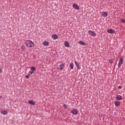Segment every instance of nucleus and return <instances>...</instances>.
Wrapping results in <instances>:
<instances>
[{
    "mask_svg": "<svg viewBox=\"0 0 125 125\" xmlns=\"http://www.w3.org/2000/svg\"><path fill=\"white\" fill-rule=\"evenodd\" d=\"M79 43L81 44V45H85V43L83 41H79Z\"/></svg>",
    "mask_w": 125,
    "mask_h": 125,
    "instance_id": "nucleus-17",
    "label": "nucleus"
},
{
    "mask_svg": "<svg viewBox=\"0 0 125 125\" xmlns=\"http://www.w3.org/2000/svg\"><path fill=\"white\" fill-rule=\"evenodd\" d=\"M43 45H45V46H47V45H49V42L47 41H44L43 42Z\"/></svg>",
    "mask_w": 125,
    "mask_h": 125,
    "instance_id": "nucleus-14",
    "label": "nucleus"
},
{
    "mask_svg": "<svg viewBox=\"0 0 125 125\" xmlns=\"http://www.w3.org/2000/svg\"><path fill=\"white\" fill-rule=\"evenodd\" d=\"M21 48L22 50H24L25 49H26V47H25V46L22 45L21 47Z\"/></svg>",
    "mask_w": 125,
    "mask_h": 125,
    "instance_id": "nucleus-19",
    "label": "nucleus"
},
{
    "mask_svg": "<svg viewBox=\"0 0 125 125\" xmlns=\"http://www.w3.org/2000/svg\"><path fill=\"white\" fill-rule=\"evenodd\" d=\"M28 103H29V104H31V105H36V102H34L33 100L29 101Z\"/></svg>",
    "mask_w": 125,
    "mask_h": 125,
    "instance_id": "nucleus-15",
    "label": "nucleus"
},
{
    "mask_svg": "<svg viewBox=\"0 0 125 125\" xmlns=\"http://www.w3.org/2000/svg\"><path fill=\"white\" fill-rule=\"evenodd\" d=\"M25 44L27 47H34L35 46V44L31 40H27L25 42Z\"/></svg>",
    "mask_w": 125,
    "mask_h": 125,
    "instance_id": "nucleus-1",
    "label": "nucleus"
},
{
    "mask_svg": "<svg viewBox=\"0 0 125 125\" xmlns=\"http://www.w3.org/2000/svg\"><path fill=\"white\" fill-rule=\"evenodd\" d=\"M109 63H110V64H113V63H114V62L112 60H109Z\"/></svg>",
    "mask_w": 125,
    "mask_h": 125,
    "instance_id": "nucleus-24",
    "label": "nucleus"
},
{
    "mask_svg": "<svg viewBox=\"0 0 125 125\" xmlns=\"http://www.w3.org/2000/svg\"><path fill=\"white\" fill-rule=\"evenodd\" d=\"M107 33H109V34H114V33H116L115 30L112 29H108L107 30Z\"/></svg>",
    "mask_w": 125,
    "mask_h": 125,
    "instance_id": "nucleus-6",
    "label": "nucleus"
},
{
    "mask_svg": "<svg viewBox=\"0 0 125 125\" xmlns=\"http://www.w3.org/2000/svg\"><path fill=\"white\" fill-rule=\"evenodd\" d=\"M0 73H1V69H0Z\"/></svg>",
    "mask_w": 125,
    "mask_h": 125,
    "instance_id": "nucleus-27",
    "label": "nucleus"
},
{
    "mask_svg": "<svg viewBox=\"0 0 125 125\" xmlns=\"http://www.w3.org/2000/svg\"><path fill=\"white\" fill-rule=\"evenodd\" d=\"M52 38L53 40H57L58 39V35L56 34H53L52 35Z\"/></svg>",
    "mask_w": 125,
    "mask_h": 125,
    "instance_id": "nucleus-11",
    "label": "nucleus"
},
{
    "mask_svg": "<svg viewBox=\"0 0 125 125\" xmlns=\"http://www.w3.org/2000/svg\"><path fill=\"white\" fill-rule=\"evenodd\" d=\"M117 100H123V97L121 95H118L116 96Z\"/></svg>",
    "mask_w": 125,
    "mask_h": 125,
    "instance_id": "nucleus-10",
    "label": "nucleus"
},
{
    "mask_svg": "<svg viewBox=\"0 0 125 125\" xmlns=\"http://www.w3.org/2000/svg\"><path fill=\"white\" fill-rule=\"evenodd\" d=\"M31 70L32 71H36V67L32 66L31 67Z\"/></svg>",
    "mask_w": 125,
    "mask_h": 125,
    "instance_id": "nucleus-20",
    "label": "nucleus"
},
{
    "mask_svg": "<svg viewBox=\"0 0 125 125\" xmlns=\"http://www.w3.org/2000/svg\"><path fill=\"white\" fill-rule=\"evenodd\" d=\"M123 63H124V57L120 58L119 60V62L118 63V68H120L122 65H123Z\"/></svg>",
    "mask_w": 125,
    "mask_h": 125,
    "instance_id": "nucleus-2",
    "label": "nucleus"
},
{
    "mask_svg": "<svg viewBox=\"0 0 125 125\" xmlns=\"http://www.w3.org/2000/svg\"><path fill=\"white\" fill-rule=\"evenodd\" d=\"M69 67L71 70H73L74 69V63L73 62L70 63Z\"/></svg>",
    "mask_w": 125,
    "mask_h": 125,
    "instance_id": "nucleus-16",
    "label": "nucleus"
},
{
    "mask_svg": "<svg viewBox=\"0 0 125 125\" xmlns=\"http://www.w3.org/2000/svg\"><path fill=\"white\" fill-rule=\"evenodd\" d=\"M63 106L64 109H67V108H68V107L67 106V105L66 104H64L63 105Z\"/></svg>",
    "mask_w": 125,
    "mask_h": 125,
    "instance_id": "nucleus-23",
    "label": "nucleus"
},
{
    "mask_svg": "<svg viewBox=\"0 0 125 125\" xmlns=\"http://www.w3.org/2000/svg\"><path fill=\"white\" fill-rule=\"evenodd\" d=\"M102 16H103V17H107L108 16V13L106 12H103L102 13Z\"/></svg>",
    "mask_w": 125,
    "mask_h": 125,
    "instance_id": "nucleus-8",
    "label": "nucleus"
},
{
    "mask_svg": "<svg viewBox=\"0 0 125 125\" xmlns=\"http://www.w3.org/2000/svg\"><path fill=\"white\" fill-rule=\"evenodd\" d=\"M0 113L2 115H7V114H8V112H7V111H6V110H2L0 112Z\"/></svg>",
    "mask_w": 125,
    "mask_h": 125,
    "instance_id": "nucleus-12",
    "label": "nucleus"
},
{
    "mask_svg": "<svg viewBox=\"0 0 125 125\" xmlns=\"http://www.w3.org/2000/svg\"><path fill=\"white\" fill-rule=\"evenodd\" d=\"M75 64V66L77 67V70H80L81 69V66H80V64H79V63L77 62V61H75L74 62Z\"/></svg>",
    "mask_w": 125,
    "mask_h": 125,
    "instance_id": "nucleus-7",
    "label": "nucleus"
},
{
    "mask_svg": "<svg viewBox=\"0 0 125 125\" xmlns=\"http://www.w3.org/2000/svg\"><path fill=\"white\" fill-rule=\"evenodd\" d=\"M29 75L25 76L26 79H29Z\"/></svg>",
    "mask_w": 125,
    "mask_h": 125,
    "instance_id": "nucleus-25",
    "label": "nucleus"
},
{
    "mask_svg": "<svg viewBox=\"0 0 125 125\" xmlns=\"http://www.w3.org/2000/svg\"><path fill=\"white\" fill-rule=\"evenodd\" d=\"M33 73H34V71H29L28 73L29 76H31V75L33 74Z\"/></svg>",
    "mask_w": 125,
    "mask_h": 125,
    "instance_id": "nucleus-21",
    "label": "nucleus"
},
{
    "mask_svg": "<svg viewBox=\"0 0 125 125\" xmlns=\"http://www.w3.org/2000/svg\"><path fill=\"white\" fill-rule=\"evenodd\" d=\"M64 45L66 47H70V44L69 43V42H68V41L64 42Z\"/></svg>",
    "mask_w": 125,
    "mask_h": 125,
    "instance_id": "nucleus-13",
    "label": "nucleus"
},
{
    "mask_svg": "<svg viewBox=\"0 0 125 125\" xmlns=\"http://www.w3.org/2000/svg\"><path fill=\"white\" fill-rule=\"evenodd\" d=\"M88 34L89 35H91L92 37H96V33H95L94 31H92V30H89Z\"/></svg>",
    "mask_w": 125,
    "mask_h": 125,
    "instance_id": "nucleus-3",
    "label": "nucleus"
},
{
    "mask_svg": "<svg viewBox=\"0 0 125 125\" xmlns=\"http://www.w3.org/2000/svg\"><path fill=\"white\" fill-rule=\"evenodd\" d=\"M122 86H119V87H118V88L119 89H122Z\"/></svg>",
    "mask_w": 125,
    "mask_h": 125,
    "instance_id": "nucleus-26",
    "label": "nucleus"
},
{
    "mask_svg": "<svg viewBox=\"0 0 125 125\" xmlns=\"http://www.w3.org/2000/svg\"><path fill=\"white\" fill-rule=\"evenodd\" d=\"M0 98H1V96H0Z\"/></svg>",
    "mask_w": 125,
    "mask_h": 125,
    "instance_id": "nucleus-28",
    "label": "nucleus"
},
{
    "mask_svg": "<svg viewBox=\"0 0 125 125\" xmlns=\"http://www.w3.org/2000/svg\"><path fill=\"white\" fill-rule=\"evenodd\" d=\"M63 66H64V65L62 64H60L59 67H60V70H62L63 69Z\"/></svg>",
    "mask_w": 125,
    "mask_h": 125,
    "instance_id": "nucleus-18",
    "label": "nucleus"
},
{
    "mask_svg": "<svg viewBox=\"0 0 125 125\" xmlns=\"http://www.w3.org/2000/svg\"><path fill=\"white\" fill-rule=\"evenodd\" d=\"M71 113L72 115H78L79 112L78 111V110H77L76 108H74L71 110Z\"/></svg>",
    "mask_w": 125,
    "mask_h": 125,
    "instance_id": "nucleus-4",
    "label": "nucleus"
},
{
    "mask_svg": "<svg viewBox=\"0 0 125 125\" xmlns=\"http://www.w3.org/2000/svg\"><path fill=\"white\" fill-rule=\"evenodd\" d=\"M114 104L116 107H118V106L121 105V102L120 101H116L114 102Z\"/></svg>",
    "mask_w": 125,
    "mask_h": 125,
    "instance_id": "nucleus-9",
    "label": "nucleus"
},
{
    "mask_svg": "<svg viewBox=\"0 0 125 125\" xmlns=\"http://www.w3.org/2000/svg\"><path fill=\"white\" fill-rule=\"evenodd\" d=\"M73 8H75L76 10H79L80 9V7H79V6H78V4H73Z\"/></svg>",
    "mask_w": 125,
    "mask_h": 125,
    "instance_id": "nucleus-5",
    "label": "nucleus"
},
{
    "mask_svg": "<svg viewBox=\"0 0 125 125\" xmlns=\"http://www.w3.org/2000/svg\"><path fill=\"white\" fill-rule=\"evenodd\" d=\"M121 22H122V23H125V20L124 19H122L121 20Z\"/></svg>",
    "mask_w": 125,
    "mask_h": 125,
    "instance_id": "nucleus-22",
    "label": "nucleus"
}]
</instances>
